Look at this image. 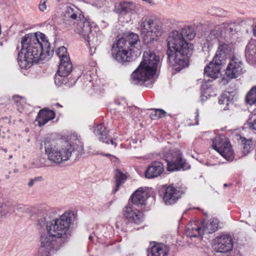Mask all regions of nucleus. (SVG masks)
<instances>
[{"label": "nucleus", "mask_w": 256, "mask_h": 256, "mask_svg": "<svg viewBox=\"0 0 256 256\" xmlns=\"http://www.w3.org/2000/svg\"><path fill=\"white\" fill-rule=\"evenodd\" d=\"M54 54V50L45 34L37 32L26 34L21 40L18 62L22 69H28Z\"/></svg>", "instance_id": "nucleus-1"}, {"label": "nucleus", "mask_w": 256, "mask_h": 256, "mask_svg": "<svg viewBox=\"0 0 256 256\" xmlns=\"http://www.w3.org/2000/svg\"><path fill=\"white\" fill-rule=\"evenodd\" d=\"M195 37L193 30L185 27L181 31L172 32L168 38L167 54L170 64L180 72L188 66V55L193 50V45L187 42Z\"/></svg>", "instance_id": "nucleus-2"}, {"label": "nucleus", "mask_w": 256, "mask_h": 256, "mask_svg": "<svg viewBox=\"0 0 256 256\" xmlns=\"http://www.w3.org/2000/svg\"><path fill=\"white\" fill-rule=\"evenodd\" d=\"M38 228L46 227V232H39V242L41 248L45 252L40 251L38 256H51L50 252H56L62 246L61 238L64 235V214L59 218L48 220L46 218H40L38 220Z\"/></svg>", "instance_id": "nucleus-3"}, {"label": "nucleus", "mask_w": 256, "mask_h": 256, "mask_svg": "<svg viewBox=\"0 0 256 256\" xmlns=\"http://www.w3.org/2000/svg\"><path fill=\"white\" fill-rule=\"evenodd\" d=\"M67 5L65 6V18L67 24L70 21V18L74 21V29L75 32L82 36L84 40L88 42L90 50L96 48L98 44L97 34L95 32H92L91 26L90 22L87 20L82 14V12L76 8Z\"/></svg>", "instance_id": "nucleus-4"}, {"label": "nucleus", "mask_w": 256, "mask_h": 256, "mask_svg": "<svg viewBox=\"0 0 256 256\" xmlns=\"http://www.w3.org/2000/svg\"><path fill=\"white\" fill-rule=\"evenodd\" d=\"M158 62L159 58L154 53L150 50L144 52L142 60L132 74L131 78L134 84H142L147 80H152Z\"/></svg>", "instance_id": "nucleus-5"}, {"label": "nucleus", "mask_w": 256, "mask_h": 256, "mask_svg": "<svg viewBox=\"0 0 256 256\" xmlns=\"http://www.w3.org/2000/svg\"><path fill=\"white\" fill-rule=\"evenodd\" d=\"M218 220L211 218L202 222H194L188 224L186 229V234L190 238H202L204 234H212L218 230Z\"/></svg>", "instance_id": "nucleus-6"}, {"label": "nucleus", "mask_w": 256, "mask_h": 256, "mask_svg": "<svg viewBox=\"0 0 256 256\" xmlns=\"http://www.w3.org/2000/svg\"><path fill=\"white\" fill-rule=\"evenodd\" d=\"M140 35L145 44H148L156 41L158 38L164 32L162 26L153 20L146 18L139 22Z\"/></svg>", "instance_id": "nucleus-7"}, {"label": "nucleus", "mask_w": 256, "mask_h": 256, "mask_svg": "<svg viewBox=\"0 0 256 256\" xmlns=\"http://www.w3.org/2000/svg\"><path fill=\"white\" fill-rule=\"evenodd\" d=\"M162 158L167 162L168 170L174 171L180 169L188 170L190 166L183 159L182 152L178 150H170L165 152Z\"/></svg>", "instance_id": "nucleus-8"}, {"label": "nucleus", "mask_w": 256, "mask_h": 256, "mask_svg": "<svg viewBox=\"0 0 256 256\" xmlns=\"http://www.w3.org/2000/svg\"><path fill=\"white\" fill-rule=\"evenodd\" d=\"M112 58L118 62L124 64L132 60V50L126 48V43L124 38L118 39L112 46Z\"/></svg>", "instance_id": "nucleus-9"}, {"label": "nucleus", "mask_w": 256, "mask_h": 256, "mask_svg": "<svg viewBox=\"0 0 256 256\" xmlns=\"http://www.w3.org/2000/svg\"><path fill=\"white\" fill-rule=\"evenodd\" d=\"M65 141V161L68 160L72 156V152H76L78 156L84 154L83 144L76 132L68 134Z\"/></svg>", "instance_id": "nucleus-10"}, {"label": "nucleus", "mask_w": 256, "mask_h": 256, "mask_svg": "<svg viewBox=\"0 0 256 256\" xmlns=\"http://www.w3.org/2000/svg\"><path fill=\"white\" fill-rule=\"evenodd\" d=\"M212 146L228 160H232L234 154L230 144L224 136H216L212 141Z\"/></svg>", "instance_id": "nucleus-11"}, {"label": "nucleus", "mask_w": 256, "mask_h": 256, "mask_svg": "<svg viewBox=\"0 0 256 256\" xmlns=\"http://www.w3.org/2000/svg\"><path fill=\"white\" fill-rule=\"evenodd\" d=\"M234 246L232 237L228 234H222L215 238L212 241V248L218 252L231 251Z\"/></svg>", "instance_id": "nucleus-12"}, {"label": "nucleus", "mask_w": 256, "mask_h": 256, "mask_svg": "<svg viewBox=\"0 0 256 256\" xmlns=\"http://www.w3.org/2000/svg\"><path fill=\"white\" fill-rule=\"evenodd\" d=\"M44 145L46 154L50 162L58 164L63 161L62 152L54 142L45 140Z\"/></svg>", "instance_id": "nucleus-13"}, {"label": "nucleus", "mask_w": 256, "mask_h": 256, "mask_svg": "<svg viewBox=\"0 0 256 256\" xmlns=\"http://www.w3.org/2000/svg\"><path fill=\"white\" fill-rule=\"evenodd\" d=\"M242 69L243 64L241 60L234 57L227 66L225 75L230 80L236 78L242 74Z\"/></svg>", "instance_id": "nucleus-14"}, {"label": "nucleus", "mask_w": 256, "mask_h": 256, "mask_svg": "<svg viewBox=\"0 0 256 256\" xmlns=\"http://www.w3.org/2000/svg\"><path fill=\"white\" fill-rule=\"evenodd\" d=\"M122 215L130 222L139 224L143 220V214L130 204L124 207Z\"/></svg>", "instance_id": "nucleus-15"}, {"label": "nucleus", "mask_w": 256, "mask_h": 256, "mask_svg": "<svg viewBox=\"0 0 256 256\" xmlns=\"http://www.w3.org/2000/svg\"><path fill=\"white\" fill-rule=\"evenodd\" d=\"M56 54L60 58V64L54 77V84L58 88L62 86L64 82V46L59 48Z\"/></svg>", "instance_id": "nucleus-16"}, {"label": "nucleus", "mask_w": 256, "mask_h": 256, "mask_svg": "<svg viewBox=\"0 0 256 256\" xmlns=\"http://www.w3.org/2000/svg\"><path fill=\"white\" fill-rule=\"evenodd\" d=\"M182 194V192L180 188L172 186H168L165 190L163 200L166 205L175 204Z\"/></svg>", "instance_id": "nucleus-17"}, {"label": "nucleus", "mask_w": 256, "mask_h": 256, "mask_svg": "<svg viewBox=\"0 0 256 256\" xmlns=\"http://www.w3.org/2000/svg\"><path fill=\"white\" fill-rule=\"evenodd\" d=\"M72 68L73 66L70 58L65 54V86L68 88L74 86L79 78L74 72L70 74Z\"/></svg>", "instance_id": "nucleus-18"}, {"label": "nucleus", "mask_w": 256, "mask_h": 256, "mask_svg": "<svg viewBox=\"0 0 256 256\" xmlns=\"http://www.w3.org/2000/svg\"><path fill=\"white\" fill-rule=\"evenodd\" d=\"M77 219L76 210H69L65 212V236L72 232L76 224Z\"/></svg>", "instance_id": "nucleus-19"}, {"label": "nucleus", "mask_w": 256, "mask_h": 256, "mask_svg": "<svg viewBox=\"0 0 256 256\" xmlns=\"http://www.w3.org/2000/svg\"><path fill=\"white\" fill-rule=\"evenodd\" d=\"M164 170L162 164L159 161H154L148 166L144 176L147 178L151 179L160 176Z\"/></svg>", "instance_id": "nucleus-20"}, {"label": "nucleus", "mask_w": 256, "mask_h": 256, "mask_svg": "<svg viewBox=\"0 0 256 256\" xmlns=\"http://www.w3.org/2000/svg\"><path fill=\"white\" fill-rule=\"evenodd\" d=\"M228 26V24H222L216 26V28L210 32L206 38L208 47L212 46L214 43L219 40V37L224 32H225L224 29Z\"/></svg>", "instance_id": "nucleus-21"}, {"label": "nucleus", "mask_w": 256, "mask_h": 256, "mask_svg": "<svg viewBox=\"0 0 256 256\" xmlns=\"http://www.w3.org/2000/svg\"><path fill=\"white\" fill-rule=\"evenodd\" d=\"M54 117L55 113L52 110L44 108L40 110L38 112L36 122H38L39 126H42L48 121L53 120Z\"/></svg>", "instance_id": "nucleus-22"}, {"label": "nucleus", "mask_w": 256, "mask_h": 256, "mask_svg": "<svg viewBox=\"0 0 256 256\" xmlns=\"http://www.w3.org/2000/svg\"><path fill=\"white\" fill-rule=\"evenodd\" d=\"M54 117L55 113L52 110L44 108L40 110L38 112L36 122H38L39 126H42L48 121L53 120Z\"/></svg>", "instance_id": "nucleus-23"}, {"label": "nucleus", "mask_w": 256, "mask_h": 256, "mask_svg": "<svg viewBox=\"0 0 256 256\" xmlns=\"http://www.w3.org/2000/svg\"><path fill=\"white\" fill-rule=\"evenodd\" d=\"M94 132L98 139L103 142L108 144L110 143L114 146V148L116 146V144L112 140H107L108 132L106 127L102 124H98L95 128Z\"/></svg>", "instance_id": "nucleus-24"}, {"label": "nucleus", "mask_w": 256, "mask_h": 256, "mask_svg": "<svg viewBox=\"0 0 256 256\" xmlns=\"http://www.w3.org/2000/svg\"><path fill=\"white\" fill-rule=\"evenodd\" d=\"M148 194L146 191L142 188L136 190L132 196V202L135 205H144L148 198Z\"/></svg>", "instance_id": "nucleus-25"}, {"label": "nucleus", "mask_w": 256, "mask_h": 256, "mask_svg": "<svg viewBox=\"0 0 256 256\" xmlns=\"http://www.w3.org/2000/svg\"><path fill=\"white\" fill-rule=\"evenodd\" d=\"M220 67L215 64L214 62H211L204 70L205 77L212 78V80L218 78L220 74Z\"/></svg>", "instance_id": "nucleus-26"}, {"label": "nucleus", "mask_w": 256, "mask_h": 256, "mask_svg": "<svg viewBox=\"0 0 256 256\" xmlns=\"http://www.w3.org/2000/svg\"><path fill=\"white\" fill-rule=\"evenodd\" d=\"M168 252V248L162 244H158L151 248L152 256H167Z\"/></svg>", "instance_id": "nucleus-27"}, {"label": "nucleus", "mask_w": 256, "mask_h": 256, "mask_svg": "<svg viewBox=\"0 0 256 256\" xmlns=\"http://www.w3.org/2000/svg\"><path fill=\"white\" fill-rule=\"evenodd\" d=\"M136 8L132 2L124 1L118 4L117 10L120 14H126L134 11Z\"/></svg>", "instance_id": "nucleus-28"}, {"label": "nucleus", "mask_w": 256, "mask_h": 256, "mask_svg": "<svg viewBox=\"0 0 256 256\" xmlns=\"http://www.w3.org/2000/svg\"><path fill=\"white\" fill-rule=\"evenodd\" d=\"M230 94L229 92H226L222 94L218 98V104L221 106V108L224 110L228 109V106L232 103Z\"/></svg>", "instance_id": "nucleus-29"}, {"label": "nucleus", "mask_w": 256, "mask_h": 256, "mask_svg": "<svg viewBox=\"0 0 256 256\" xmlns=\"http://www.w3.org/2000/svg\"><path fill=\"white\" fill-rule=\"evenodd\" d=\"M13 100L17 110L20 112H22L28 106L26 104L25 98L19 96H15L13 97Z\"/></svg>", "instance_id": "nucleus-30"}, {"label": "nucleus", "mask_w": 256, "mask_h": 256, "mask_svg": "<svg viewBox=\"0 0 256 256\" xmlns=\"http://www.w3.org/2000/svg\"><path fill=\"white\" fill-rule=\"evenodd\" d=\"M115 179H116V188L114 190V192L118 191L120 186L124 182L126 179V176L125 174H123L119 170H116L115 171Z\"/></svg>", "instance_id": "nucleus-31"}, {"label": "nucleus", "mask_w": 256, "mask_h": 256, "mask_svg": "<svg viewBox=\"0 0 256 256\" xmlns=\"http://www.w3.org/2000/svg\"><path fill=\"white\" fill-rule=\"evenodd\" d=\"M227 58V55L218 49L212 62L220 67V66L225 63Z\"/></svg>", "instance_id": "nucleus-32"}, {"label": "nucleus", "mask_w": 256, "mask_h": 256, "mask_svg": "<svg viewBox=\"0 0 256 256\" xmlns=\"http://www.w3.org/2000/svg\"><path fill=\"white\" fill-rule=\"evenodd\" d=\"M245 52L246 57L249 59L256 54V41L251 40L247 44Z\"/></svg>", "instance_id": "nucleus-33"}, {"label": "nucleus", "mask_w": 256, "mask_h": 256, "mask_svg": "<svg viewBox=\"0 0 256 256\" xmlns=\"http://www.w3.org/2000/svg\"><path fill=\"white\" fill-rule=\"evenodd\" d=\"M218 49L228 56L233 52L234 46L231 43L220 42Z\"/></svg>", "instance_id": "nucleus-34"}, {"label": "nucleus", "mask_w": 256, "mask_h": 256, "mask_svg": "<svg viewBox=\"0 0 256 256\" xmlns=\"http://www.w3.org/2000/svg\"><path fill=\"white\" fill-rule=\"evenodd\" d=\"M126 43V48L128 49L129 46L134 47L135 45L138 42V36L137 34L133 32L129 34L124 39Z\"/></svg>", "instance_id": "nucleus-35"}, {"label": "nucleus", "mask_w": 256, "mask_h": 256, "mask_svg": "<svg viewBox=\"0 0 256 256\" xmlns=\"http://www.w3.org/2000/svg\"><path fill=\"white\" fill-rule=\"evenodd\" d=\"M246 100L250 105L256 103V86L252 87L248 92L246 97Z\"/></svg>", "instance_id": "nucleus-36"}, {"label": "nucleus", "mask_w": 256, "mask_h": 256, "mask_svg": "<svg viewBox=\"0 0 256 256\" xmlns=\"http://www.w3.org/2000/svg\"><path fill=\"white\" fill-rule=\"evenodd\" d=\"M166 114V112L162 109H155L150 115L152 119L156 120L165 116Z\"/></svg>", "instance_id": "nucleus-37"}, {"label": "nucleus", "mask_w": 256, "mask_h": 256, "mask_svg": "<svg viewBox=\"0 0 256 256\" xmlns=\"http://www.w3.org/2000/svg\"><path fill=\"white\" fill-rule=\"evenodd\" d=\"M252 142L250 140H246L243 144L242 154L246 156L252 150Z\"/></svg>", "instance_id": "nucleus-38"}, {"label": "nucleus", "mask_w": 256, "mask_h": 256, "mask_svg": "<svg viewBox=\"0 0 256 256\" xmlns=\"http://www.w3.org/2000/svg\"><path fill=\"white\" fill-rule=\"evenodd\" d=\"M247 124L251 129L256 130V114H252L247 121Z\"/></svg>", "instance_id": "nucleus-39"}, {"label": "nucleus", "mask_w": 256, "mask_h": 256, "mask_svg": "<svg viewBox=\"0 0 256 256\" xmlns=\"http://www.w3.org/2000/svg\"><path fill=\"white\" fill-rule=\"evenodd\" d=\"M212 14H215L219 16H224V12L223 10L217 8H212Z\"/></svg>", "instance_id": "nucleus-40"}, {"label": "nucleus", "mask_w": 256, "mask_h": 256, "mask_svg": "<svg viewBox=\"0 0 256 256\" xmlns=\"http://www.w3.org/2000/svg\"><path fill=\"white\" fill-rule=\"evenodd\" d=\"M48 0H41L40 4H39L38 7L40 11L44 12L46 8V2Z\"/></svg>", "instance_id": "nucleus-41"}, {"label": "nucleus", "mask_w": 256, "mask_h": 256, "mask_svg": "<svg viewBox=\"0 0 256 256\" xmlns=\"http://www.w3.org/2000/svg\"><path fill=\"white\" fill-rule=\"evenodd\" d=\"M33 180H34V182H42L43 180L44 179L42 176H40L34 178H33Z\"/></svg>", "instance_id": "nucleus-42"}, {"label": "nucleus", "mask_w": 256, "mask_h": 256, "mask_svg": "<svg viewBox=\"0 0 256 256\" xmlns=\"http://www.w3.org/2000/svg\"><path fill=\"white\" fill-rule=\"evenodd\" d=\"M220 82L222 84L225 85V84H226L228 83V80L226 78H222V81Z\"/></svg>", "instance_id": "nucleus-43"}, {"label": "nucleus", "mask_w": 256, "mask_h": 256, "mask_svg": "<svg viewBox=\"0 0 256 256\" xmlns=\"http://www.w3.org/2000/svg\"><path fill=\"white\" fill-rule=\"evenodd\" d=\"M34 182H34V180L33 179H31L28 183V186L29 187H32L34 185Z\"/></svg>", "instance_id": "nucleus-44"}, {"label": "nucleus", "mask_w": 256, "mask_h": 256, "mask_svg": "<svg viewBox=\"0 0 256 256\" xmlns=\"http://www.w3.org/2000/svg\"><path fill=\"white\" fill-rule=\"evenodd\" d=\"M253 34L254 36L256 37V24L253 28Z\"/></svg>", "instance_id": "nucleus-45"}, {"label": "nucleus", "mask_w": 256, "mask_h": 256, "mask_svg": "<svg viewBox=\"0 0 256 256\" xmlns=\"http://www.w3.org/2000/svg\"><path fill=\"white\" fill-rule=\"evenodd\" d=\"M58 14H57V16H63V14H64V12L62 10V12H60V14H58V12H57Z\"/></svg>", "instance_id": "nucleus-46"}, {"label": "nucleus", "mask_w": 256, "mask_h": 256, "mask_svg": "<svg viewBox=\"0 0 256 256\" xmlns=\"http://www.w3.org/2000/svg\"><path fill=\"white\" fill-rule=\"evenodd\" d=\"M102 154L106 156H112L109 154Z\"/></svg>", "instance_id": "nucleus-47"}, {"label": "nucleus", "mask_w": 256, "mask_h": 256, "mask_svg": "<svg viewBox=\"0 0 256 256\" xmlns=\"http://www.w3.org/2000/svg\"><path fill=\"white\" fill-rule=\"evenodd\" d=\"M196 115L195 117H196V118H198V116H199V113H198V110H196Z\"/></svg>", "instance_id": "nucleus-48"}, {"label": "nucleus", "mask_w": 256, "mask_h": 256, "mask_svg": "<svg viewBox=\"0 0 256 256\" xmlns=\"http://www.w3.org/2000/svg\"><path fill=\"white\" fill-rule=\"evenodd\" d=\"M88 238H89L90 240L92 241V238H93V236L90 235V236Z\"/></svg>", "instance_id": "nucleus-49"}, {"label": "nucleus", "mask_w": 256, "mask_h": 256, "mask_svg": "<svg viewBox=\"0 0 256 256\" xmlns=\"http://www.w3.org/2000/svg\"><path fill=\"white\" fill-rule=\"evenodd\" d=\"M64 50H65V54H66L67 57L69 56V55H67V50H66V48H64ZM68 58H70V57H68Z\"/></svg>", "instance_id": "nucleus-50"}, {"label": "nucleus", "mask_w": 256, "mask_h": 256, "mask_svg": "<svg viewBox=\"0 0 256 256\" xmlns=\"http://www.w3.org/2000/svg\"><path fill=\"white\" fill-rule=\"evenodd\" d=\"M56 106H60V107H62V106H61V105H60L58 103L56 104Z\"/></svg>", "instance_id": "nucleus-51"}, {"label": "nucleus", "mask_w": 256, "mask_h": 256, "mask_svg": "<svg viewBox=\"0 0 256 256\" xmlns=\"http://www.w3.org/2000/svg\"><path fill=\"white\" fill-rule=\"evenodd\" d=\"M68 236H70V234H67L66 235V236H65V238H68ZM64 240H66V239H64Z\"/></svg>", "instance_id": "nucleus-52"}, {"label": "nucleus", "mask_w": 256, "mask_h": 256, "mask_svg": "<svg viewBox=\"0 0 256 256\" xmlns=\"http://www.w3.org/2000/svg\"><path fill=\"white\" fill-rule=\"evenodd\" d=\"M44 166V165L42 164V163L40 162V167H42V166Z\"/></svg>", "instance_id": "nucleus-53"}, {"label": "nucleus", "mask_w": 256, "mask_h": 256, "mask_svg": "<svg viewBox=\"0 0 256 256\" xmlns=\"http://www.w3.org/2000/svg\"><path fill=\"white\" fill-rule=\"evenodd\" d=\"M224 187H227V186H228V184H224Z\"/></svg>", "instance_id": "nucleus-54"}, {"label": "nucleus", "mask_w": 256, "mask_h": 256, "mask_svg": "<svg viewBox=\"0 0 256 256\" xmlns=\"http://www.w3.org/2000/svg\"><path fill=\"white\" fill-rule=\"evenodd\" d=\"M226 256H233V255H228Z\"/></svg>", "instance_id": "nucleus-55"}, {"label": "nucleus", "mask_w": 256, "mask_h": 256, "mask_svg": "<svg viewBox=\"0 0 256 256\" xmlns=\"http://www.w3.org/2000/svg\"><path fill=\"white\" fill-rule=\"evenodd\" d=\"M44 166H49L48 164H45Z\"/></svg>", "instance_id": "nucleus-56"}]
</instances>
